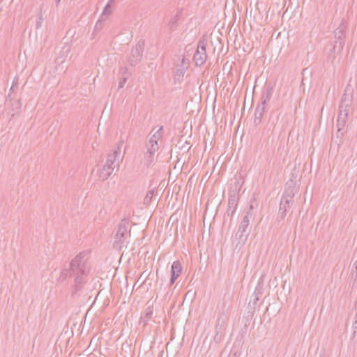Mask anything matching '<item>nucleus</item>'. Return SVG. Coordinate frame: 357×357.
Returning <instances> with one entry per match:
<instances>
[{
  "label": "nucleus",
  "mask_w": 357,
  "mask_h": 357,
  "mask_svg": "<svg viewBox=\"0 0 357 357\" xmlns=\"http://www.w3.org/2000/svg\"><path fill=\"white\" fill-rule=\"evenodd\" d=\"M294 203V202H290L281 198L279 210L276 218V222L278 225H280L281 222L282 225H283L284 218Z\"/></svg>",
  "instance_id": "10"
},
{
  "label": "nucleus",
  "mask_w": 357,
  "mask_h": 357,
  "mask_svg": "<svg viewBox=\"0 0 357 357\" xmlns=\"http://www.w3.org/2000/svg\"><path fill=\"white\" fill-rule=\"evenodd\" d=\"M113 1H114V0H109V1H108V2H109V3H110V4H111V3L113 2Z\"/></svg>",
  "instance_id": "49"
},
{
  "label": "nucleus",
  "mask_w": 357,
  "mask_h": 357,
  "mask_svg": "<svg viewBox=\"0 0 357 357\" xmlns=\"http://www.w3.org/2000/svg\"><path fill=\"white\" fill-rule=\"evenodd\" d=\"M196 296V291H188L184 296V299H186L188 296H189L191 299H193Z\"/></svg>",
  "instance_id": "33"
},
{
  "label": "nucleus",
  "mask_w": 357,
  "mask_h": 357,
  "mask_svg": "<svg viewBox=\"0 0 357 357\" xmlns=\"http://www.w3.org/2000/svg\"><path fill=\"white\" fill-rule=\"evenodd\" d=\"M215 335L214 336V341L217 343L220 342L222 337V333L218 331V324L215 326Z\"/></svg>",
  "instance_id": "30"
},
{
  "label": "nucleus",
  "mask_w": 357,
  "mask_h": 357,
  "mask_svg": "<svg viewBox=\"0 0 357 357\" xmlns=\"http://www.w3.org/2000/svg\"><path fill=\"white\" fill-rule=\"evenodd\" d=\"M274 86V84L269 83L266 86V92L262 94L261 98L269 102L273 93Z\"/></svg>",
  "instance_id": "21"
},
{
  "label": "nucleus",
  "mask_w": 357,
  "mask_h": 357,
  "mask_svg": "<svg viewBox=\"0 0 357 357\" xmlns=\"http://www.w3.org/2000/svg\"><path fill=\"white\" fill-rule=\"evenodd\" d=\"M89 250L80 252L61 272L60 279L62 280L68 278H73V286L75 290L84 288L89 280L91 271V264L89 259Z\"/></svg>",
  "instance_id": "1"
},
{
  "label": "nucleus",
  "mask_w": 357,
  "mask_h": 357,
  "mask_svg": "<svg viewBox=\"0 0 357 357\" xmlns=\"http://www.w3.org/2000/svg\"><path fill=\"white\" fill-rule=\"evenodd\" d=\"M346 131H344V129H339V128H337V132L335 133V138L337 139H339L338 141H335V143L337 144L338 146H340L342 144V138L345 134Z\"/></svg>",
  "instance_id": "25"
},
{
  "label": "nucleus",
  "mask_w": 357,
  "mask_h": 357,
  "mask_svg": "<svg viewBox=\"0 0 357 357\" xmlns=\"http://www.w3.org/2000/svg\"><path fill=\"white\" fill-rule=\"evenodd\" d=\"M43 22V16L42 15H39L37 17V20H36V28L37 29H40L41 27V25H42V23Z\"/></svg>",
  "instance_id": "31"
},
{
  "label": "nucleus",
  "mask_w": 357,
  "mask_h": 357,
  "mask_svg": "<svg viewBox=\"0 0 357 357\" xmlns=\"http://www.w3.org/2000/svg\"><path fill=\"white\" fill-rule=\"evenodd\" d=\"M177 286H178V283L175 285V287H174V289H173V290H174V289H175V288H176V287H177Z\"/></svg>",
  "instance_id": "50"
},
{
  "label": "nucleus",
  "mask_w": 357,
  "mask_h": 357,
  "mask_svg": "<svg viewBox=\"0 0 357 357\" xmlns=\"http://www.w3.org/2000/svg\"><path fill=\"white\" fill-rule=\"evenodd\" d=\"M153 314V306H148L144 310V311L142 313L139 324H143L144 326H146L149 320L151 319Z\"/></svg>",
  "instance_id": "14"
},
{
  "label": "nucleus",
  "mask_w": 357,
  "mask_h": 357,
  "mask_svg": "<svg viewBox=\"0 0 357 357\" xmlns=\"http://www.w3.org/2000/svg\"><path fill=\"white\" fill-rule=\"evenodd\" d=\"M268 102V101H265V100L261 98V102L258 104L257 107H259L261 109L263 108V110L265 112V108Z\"/></svg>",
  "instance_id": "34"
},
{
  "label": "nucleus",
  "mask_w": 357,
  "mask_h": 357,
  "mask_svg": "<svg viewBox=\"0 0 357 357\" xmlns=\"http://www.w3.org/2000/svg\"><path fill=\"white\" fill-rule=\"evenodd\" d=\"M123 141L122 140V141H121V142L119 143L118 147H117V149H116V150H118V149H119V153L121 152V146L123 145Z\"/></svg>",
  "instance_id": "39"
},
{
  "label": "nucleus",
  "mask_w": 357,
  "mask_h": 357,
  "mask_svg": "<svg viewBox=\"0 0 357 357\" xmlns=\"http://www.w3.org/2000/svg\"><path fill=\"white\" fill-rule=\"evenodd\" d=\"M146 152L155 155V152L158 150L159 146L154 144L147 143L146 145Z\"/></svg>",
  "instance_id": "28"
},
{
  "label": "nucleus",
  "mask_w": 357,
  "mask_h": 357,
  "mask_svg": "<svg viewBox=\"0 0 357 357\" xmlns=\"http://www.w3.org/2000/svg\"><path fill=\"white\" fill-rule=\"evenodd\" d=\"M151 284L149 282V280H146L142 284V288L144 289V290H149L151 287Z\"/></svg>",
  "instance_id": "32"
},
{
  "label": "nucleus",
  "mask_w": 357,
  "mask_h": 357,
  "mask_svg": "<svg viewBox=\"0 0 357 357\" xmlns=\"http://www.w3.org/2000/svg\"><path fill=\"white\" fill-rule=\"evenodd\" d=\"M130 225V220L128 218H123L118 226V229L115 235L114 245L121 247L123 243L126 236L127 235L128 228Z\"/></svg>",
  "instance_id": "9"
},
{
  "label": "nucleus",
  "mask_w": 357,
  "mask_h": 357,
  "mask_svg": "<svg viewBox=\"0 0 357 357\" xmlns=\"http://www.w3.org/2000/svg\"><path fill=\"white\" fill-rule=\"evenodd\" d=\"M109 289L112 290L111 282L104 280L102 278H98L97 282L94 283L93 289L104 290L105 289Z\"/></svg>",
  "instance_id": "18"
},
{
  "label": "nucleus",
  "mask_w": 357,
  "mask_h": 357,
  "mask_svg": "<svg viewBox=\"0 0 357 357\" xmlns=\"http://www.w3.org/2000/svg\"><path fill=\"white\" fill-rule=\"evenodd\" d=\"M354 266H356L357 267V259L356 260L355 263H354Z\"/></svg>",
  "instance_id": "48"
},
{
  "label": "nucleus",
  "mask_w": 357,
  "mask_h": 357,
  "mask_svg": "<svg viewBox=\"0 0 357 357\" xmlns=\"http://www.w3.org/2000/svg\"><path fill=\"white\" fill-rule=\"evenodd\" d=\"M353 327L354 328H357V319L356 320L355 323L353 324Z\"/></svg>",
  "instance_id": "45"
},
{
  "label": "nucleus",
  "mask_w": 357,
  "mask_h": 357,
  "mask_svg": "<svg viewBox=\"0 0 357 357\" xmlns=\"http://www.w3.org/2000/svg\"><path fill=\"white\" fill-rule=\"evenodd\" d=\"M69 47H65L61 51V56L55 59V63L56 64H61L65 61V57H66L70 52Z\"/></svg>",
  "instance_id": "24"
},
{
  "label": "nucleus",
  "mask_w": 357,
  "mask_h": 357,
  "mask_svg": "<svg viewBox=\"0 0 357 357\" xmlns=\"http://www.w3.org/2000/svg\"><path fill=\"white\" fill-rule=\"evenodd\" d=\"M349 82H351V80ZM354 90L350 82H349L346 86L344 93L341 98L338 111L349 113L354 102Z\"/></svg>",
  "instance_id": "5"
},
{
  "label": "nucleus",
  "mask_w": 357,
  "mask_h": 357,
  "mask_svg": "<svg viewBox=\"0 0 357 357\" xmlns=\"http://www.w3.org/2000/svg\"><path fill=\"white\" fill-rule=\"evenodd\" d=\"M163 135V126H160L159 129L155 132L150 137L149 143L158 145V140L162 138Z\"/></svg>",
  "instance_id": "19"
},
{
  "label": "nucleus",
  "mask_w": 357,
  "mask_h": 357,
  "mask_svg": "<svg viewBox=\"0 0 357 357\" xmlns=\"http://www.w3.org/2000/svg\"><path fill=\"white\" fill-rule=\"evenodd\" d=\"M262 287L261 286V284H260V282L258 283V284L255 287V289L256 291H258V290H261L262 289Z\"/></svg>",
  "instance_id": "38"
},
{
  "label": "nucleus",
  "mask_w": 357,
  "mask_h": 357,
  "mask_svg": "<svg viewBox=\"0 0 357 357\" xmlns=\"http://www.w3.org/2000/svg\"><path fill=\"white\" fill-rule=\"evenodd\" d=\"M189 66V61L187 62V65H182V69H176L174 75V84H180L183 82L184 75L186 70Z\"/></svg>",
  "instance_id": "15"
},
{
  "label": "nucleus",
  "mask_w": 357,
  "mask_h": 357,
  "mask_svg": "<svg viewBox=\"0 0 357 357\" xmlns=\"http://www.w3.org/2000/svg\"><path fill=\"white\" fill-rule=\"evenodd\" d=\"M154 193H155L154 189H151L147 192V193L144 197V204L149 205V204L151 203L152 198L154 195Z\"/></svg>",
  "instance_id": "27"
},
{
  "label": "nucleus",
  "mask_w": 357,
  "mask_h": 357,
  "mask_svg": "<svg viewBox=\"0 0 357 357\" xmlns=\"http://www.w3.org/2000/svg\"><path fill=\"white\" fill-rule=\"evenodd\" d=\"M347 25L344 21L340 24L339 26L334 31V44L331 50V53L340 54L345 43Z\"/></svg>",
  "instance_id": "3"
},
{
  "label": "nucleus",
  "mask_w": 357,
  "mask_h": 357,
  "mask_svg": "<svg viewBox=\"0 0 357 357\" xmlns=\"http://www.w3.org/2000/svg\"><path fill=\"white\" fill-rule=\"evenodd\" d=\"M279 120V115L275 112H272L270 115L269 119L266 124V128L270 130H272V132L276 128L278 121Z\"/></svg>",
  "instance_id": "17"
},
{
  "label": "nucleus",
  "mask_w": 357,
  "mask_h": 357,
  "mask_svg": "<svg viewBox=\"0 0 357 357\" xmlns=\"http://www.w3.org/2000/svg\"><path fill=\"white\" fill-rule=\"evenodd\" d=\"M112 13V6L109 2H107V5L105 6L102 14L100 15V19H99L98 22L96 24L95 29H98V23H101V21H105L106 18Z\"/></svg>",
  "instance_id": "20"
},
{
  "label": "nucleus",
  "mask_w": 357,
  "mask_h": 357,
  "mask_svg": "<svg viewBox=\"0 0 357 357\" xmlns=\"http://www.w3.org/2000/svg\"><path fill=\"white\" fill-rule=\"evenodd\" d=\"M256 203V199H252L250 200V207H249V210L248 211H250V213L251 211L254 208V204Z\"/></svg>",
  "instance_id": "35"
},
{
  "label": "nucleus",
  "mask_w": 357,
  "mask_h": 357,
  "mask_svg": "<svg viewBox=\"0 0 357 357\" xmlns=\"http://www.w3.org/2000/svg\"><path fill=\"white\" fill-rule=\"evenodd\" d=\"M183 267L181 262L178 260L174 261L171 266V278L169 285L172 286L174 284L177 278L182 273Z\"/></svg>",
  "instance_id": "12"
},
{
  "label": "nucleus",
  "mask_w": 357,
  "mask_h": 357,
  "mask_svg": "<svg viewBox=\"0 0 357 357\" xmlns=\"http://www.w3.org/2000/svg\"><path fill=\"white\" fill-rule=\"evenodd\" d=\"M15 90L14 83H12V86L10 89V93H13Z\"/></svg>",
  "instance_id": "42"
},
{
  "label": "nucleus",
  "mask_w": 357,
  "mask_h": 357,
  "mask_svg": "<svg viewBox=\"0 0 357 357\" xmlns=\"http://www.w3.org/2000/svg\"><path fill=\"white\" fill-rule=\"evenodd\" d=\"M119 155V148L118 150H114L112 153L108 155L105 164L103 165L102 168L98 171V176L100 180H107L112 174L114 168V164Z\"/></svg>",
  "instance_id": "4"
},
{
  "label": "nucleus",
  "mask_w": 357,
  "mask_h": 357,
  "mask_svg": "<svg viewBox=\"0 0 357 357\" xmlns=\"http://www.w3.org/2000/svg\"><path fill=\"white\" fill-rule=\"evenodd\" d=\"M17 109H20L21 106H22V103H21V100H20V99H19V100H17Z\"/></svg>",
  "instance_id": "40"
},
{
  "label": "nucleus",
  "mask_w": 357,
  "mask_h": 357,
  "mask_svg": "<svg viewBox=\"0 0 357 357\" xmlns=\"http://www.w3.org/2000/svg\"><path fill=\"white\" fill-rule=\"evenodd\" d=\"M56 6H58L60 3L61 0H54Z\"/></svg>",
  "instance_id": "44"
},
{
  "label": "nucleus",
  "mask_w": 357,
  "mask_h": 357,
  "mask_svg": "<svg viewBox=\"0 0 357 357\" xmlns=\"http://www.w3.org/2000/svg\"><path fill=\"white\" fill-rule=\"evenodd\" d=\"M354 268H355V270L354 271L353 270V272L354 273V274L353 273V275L354 278V280L356 282L357 280V267L354 266Z\"/></svg>",
  "instance_id": "37"
},
{
  "label": "nucleus",
  "mask_w": 357,
  "mask_h": 357,
  "mask_svg": "<svg viewBox=\"0 0 357 357\" xmlns=\"http://www.w3.org/2000/svg\"><path fill=\"white\" fill-rule=\"evenodd\" d=\"M189 61L190 62V60L188 59H186L185 56H183L182 58V60H181V64L182 65H187V62Z\"/></svg>",
  "instance_id": "36"
},
{
  "label": "nucleus",
  "mask_w": 357,
  "mask_h": 357,
  "mask_svg": "<svg viewBox=\"0 0 357 357\" xmlns=\"http://www.w3.org/2000/svg\"><path fill=\"white\" fill-rule=\"evenodd\" d=\"M238 195L235 190L230 192L228 197V206L226 211V215L224 217V223L227 220V218H229V224L231 223L233 217L236 213V207L238 205Z\"/></svg>",
  "instance_id": "7"
},
{
  "label": "nucleus",
  "mask_w": 357,
  "mask_h": 357,
  "mask_svg": "<svg viewBox=\"0 0 357 357\" xmlns=\"http://www.w3.org/2000/svg\"><path fill=\"white\" fill-rule=\"evenodd\" d=\"M132 75L131 72L129 71L128 68L124 67L120 69L118 90L122 89L126 83L128 78Z\"/></svg>",
  "instance_id": "13"
},
{
  "label": "nucleus",
  "mask_w": 357,
  "mask_h": 357,
  "mask_svg": "<svg viewBox=\"0 0 357 357\" xmlns=\"http://www.w3.org/2000/svg\"><path fill=\"white\" fill-rule=\"evenodd\" d=\"M253 214L247 211L242 218L238 229L235 234V241H237L236 247L243 245L251 231L250 220L253 219Z\"/></svg>",
  "instance_id": "2"
},
{
  "label": "nucleus",
  "mask_w": 357,
  "mask_h": 357,
  "mask_svg": "<svg viewBox=\"0 0 357 357\" xmlns=\"http://www.w3.org/2000/svg\"><path fill=\"white\" fill-rule=\"evenodd\" d=\"M18 79L17 77H15V79L13 81V83H14V86L15 87L17 84Z\"/></svg>",
  "instance_id": "41"
},
{
  "label": "nucleus",
  "mask_w": 357,
  "mask_h": 357,
  "mask_svg": "<svg viewBox=\"0 0 357 357\" xmlns=\"http://www.w3.org/2000/svg\"><path fill=\"white\" fill-rule=\"evenodd\" d=\"M177 69H182V64L181 63V65L178 66Z\"/></svg>",
  "instance_id": "47"
},
{
  "label": "nucleus",
  "mask_w": 357,
  "mask_h": 357,
  "mask_svg": "<svg viewBox=\"0 0 357 357\" xmlns=\"http://www.w3.org/2000/svg\"><path fill=\"white\" fill-rule=\"evenodd\" d=\"M181 13V11L178 12L176 15L170 19L167 26L171 31H174L177 29Z\"/></svg>",
  "instance_id": "22"
},
{
  "label": "nucleus",
  "mask_w": 357,
  "mask_h": 357,
  "mask_svg": "<svg viewBox=\"0 0 357 357\" xmlns=\"http://www.w3.org/2000/svg\"><path fill=\"white\" fill-rule=\"evenodd\" d=\"M348 116L349 113L338 111L336 121V128H339V129H344L348 120Z\"/></svg>",
  "instance_id": "16"
},
{
  "label": "nucleus",
  "mask_w": 357,
  "mask_h": 357,
  "mask_svg": "<svg viewBox=\"0 0 357 357\" xmlns=\"http://www.w3.org/2000/svg\"><path fill=\"white\" fill-rule=\"evenodd\" d=\"M217 324H219L218 322ZM222 328V325L220 326V324H218V331L219 332H221L220 330Z\"/></svg>",
  "instance_id": "46"
},
{
  "label": "nucleus",
  "mask_w": 357,
  "mask_h": 357,
  "mask_svg": "<svg viewBox=\"0 0 357 357\" xmlns=\"http://www.w3.org/2000/svg\"><path fill=\"white\" fill-rule=\"evenodd\" d=\"M144 165L149 167H150L154 162V155L151 154L146 151L144 153Z\"/></svg>",
  "instance_id": "26"
},
{
  "label": "nucleus",
  "mask_w": 357,
  "mask_h": 357,
  "mask_svg": "<svg viewBox=\"0 0 357 357\" xmlns=\"http://www.w3.org/2000/svg\"><path fill=\"white\" fill-rule=\"evenodd\" d=\"M144 49V40H139L136 44L135 47L132 48L130 54L128 57V63L131 66H135L141 62L143 56Z\"/></svg>",
  "instance_id": "6"
},
{
  "label": "nucleus",
  "mask_w": 357,
  "mask_h": 357,
  "mask_svg": "<svg viewBox=\"0 0 357 357\" xmlns=\"http://www.w3.org/2000/svg\"><path fill=\"white\" fill-rule=\"evenodd\" d=\"M296 192L297 189L295 183L293 180L290 179L286 183L284 190L281 198L290 202H294V197Z\"/></svg>",
  "instance_id": "11"
},
{
  "label": "nucleus",
  "mask_w": 357,
  "mask_h": 357,
  "mask_svg": "<svg viewBox=\"0 0 357 357\" xmlns=\"http://www.w3.org/2000/svg\"><path fill=\"white\" fill-rule=\"evenodd\" d=\"M262 291H253L251 296L249 304L252 303L253 305H256L257 302L259 299V296L261 295Z\"/></svg>",
  "instance_id": "29"
},
{
  "label": "nucleus",
  "mask_w": 357,
  "mask_h": 357,
  "mask_svg": "<svg viewBox=\"0 0 357 357\" xmlns=\"http://www.w3.org/2000/svg\"><path fill=\"white\" fill-rule=\"evenodd\" d=\"M264 111L263 110V108L261 109L259 107H257L255 112V119H254V124L255 126H259L263 119Z\"/></svg>",
  "instance_id": "23"
},
{
  "label": "nucleus",
  "mask_w": 357,
  "mask_h": 357,
  "mask_svg": "<svg viewBox=\"0 0 357 357\" xmlns=\"http://www.w3.org/2000/svg\"><path fill=\"white\" fill-rule=\"evenodd\" d=\"M207 59L206 43L204 40L198 42L197 50L194 54L193 60L197 66H203Z\"/></svg>",
  "instance_id": "8"
},
{
  "label": "nucleus",
  "mask_w": 357,
  "mask_h": 357,
  "mask_svg": "<svg viewBox=\"0 0 357 357\" xmlns=\"http://www.w3.org/2000/svg\"><path fill=\"white\" fill-rule=\"evenodd\" d=\"M8 99H12V93H10L8 94L7 97H6V100H8Z\"/></svg>",
  "instance_id": "43"
}]
</instances>
